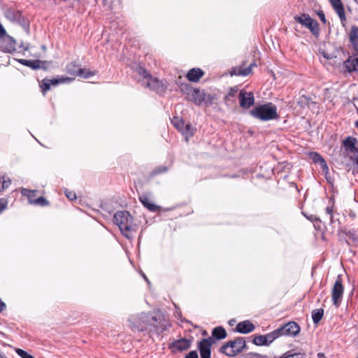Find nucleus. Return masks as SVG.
I'll return each mask as SVG.
<instances>
[{
  "label": "nucleus",
  "instance_id": "4c0bfd02",
  "mask_svg": "<svg viewBox=\"0 0 358 358\" xmlns=\"http://www.w3.org/2000/svg\"><path fill=\"white\" fill-rule=\"evenodd\" d=\"M34 191H30L27 189H22V194L27 196L29 198V201H30V199H32V196L34 195Z\"/></svg>",
  "mask_w": 358,
  "mask_h": 358
},
{
  "label": "nucleus",
  "instance_id": "9d476101",
  "mask_svg": "<svg viewBox=\"0 0 358 358\" xmlns=\"http://www.w3.org/2000/svg\"><path fill=\"white\" fill-rule=\"evenodd\" d=\"M238 99L242 108H248L254 103V96L252 92L241 91L239 93Z\"/></svg>",
  "mask_w": 358,
  "mask_h": 358
},
{
  "label": "nucleus",
  "instance_id": "f8f14e48",
  "mask_svg": "<svg viewBox=\"0 0 358 358\" xmlns=\"http://www.w3.org/2000/svg\"><path fill=\"white\" fill-rule=\"evenodd\" d=\"M189 99L194 101L196 104H201L206 100V94L203 90L198 89L190 90L188 92Z\"/></svg>",
  "mask_w": 358,
  "mask_h": 358
},
{
  "label": "nucleus",
  "instance_id": "a18cd8bd",
  "mask_svg": "<svg viewBox=\"0 0 358 358\" xmlns=\"http://www.w3.org/2000/svg\"><path fill=\"white\" fill-rule=\"evenodd\" d=\"M6 308V304L0 299V313Z\"/></svg>",
  "mask_w": 358,
  "mask_h": 358
},
{
  "label": "nucleus",
  "instance_id": "dca6fc26",
  "mask_svg": "<svg viewBox=\"0 0 358 358\" xmlns=\"http://www.w3.org/2000/svg\"><path fill=\"white\" fill-rule=\"evenodd\" d=\"M238 332L241 334H248L254 331L255 326L249 320H245L239 322L236 327Z\"/></svg>",
  "mask_w": 358,
  "mask_h": 358
},
{
  "label": "nucleus",
  "instance_id": "c9c22d12",
  "mask_svg": "<svg viewBox=\"0 0 358 358\" xmlns=\"http://www.w3.org/2000/svg\"><path fill=\"white\" fill-rule=\"evenodd\" d=\"M17 354L22 358H34L32 355L22 349H16Z\"/></svg>",
  "mask_w": 358,
  "mask_h": 358
},
{
  "label": "nucleus",
  "instance_id": "49530a36",
  "mask_svg": "<svg viewBox=\"0 0 358 358\" xmlns=\"http://www.w3.org/2000/svg\"><path fill=\"white\" fill-rule=\"evenodd\" d=\"M317 357H324V354H323V353H318Z\"/></svg>",
  "mask_w": 358,
  "mask_h": 358
},
{
  "label": "nucleus",
  "instance_id": "ea45409f",
  "mask_svg": "<svg viewBox=\"0 0 358 358\" xmlns=\"http://www.w3.org/2000/svg\"><path fill=\"white\" fill-rule=\"evenodd\" d=\"M185 358H198V354L196 351H191L186 355Z\"/></svg>",
  "mask_w": 358,
  "mask_h": 358
},
{
  "label": "nucleus",
  "instance_id": "20e7f679",
  "mask_svg": "<svg viewBox=\"0 0 358 358\" xmlns=\"http://www.w3.org/2000/svg\"><path fill=\"white\" fill-rule=\"evenodd\" d=\"M345 153L358 166V142L356 138L348 137L343 141Z\"/></svg>",
  "mask_w": 358,
  "mask_h": 358
},
{
  "label": "nucleus",
  "instance_id": "79ce46f5",
  "mask_svg": "<svg viewBox=\"0 0 358 358\" xmlns=\"http://www.w3.org/2000/svg\"><path fill=\"white\" fill-rule=\"evenodd\" d=\"M6 36V31L3 27L0 24V38H3Z\"/></svg>",
  "mask_w": 358,
  "mask_h": 358
},
{
  "label": "nucleus",
  "instance_id": "412c9836",
  "mask_svg": "<svg viewBox=\"0 0 358 358\" xmlns=\"http://www.w3.org/2000/svg\"><path fill=\"white\" fill-rule=\"evenodd\" d=\"M271 343L272 341H271V338L269 337L268 334L266 335L256 336L253 338V343L256 345H268Z\"/></svg>",
  "mask_w": 358,
  "mask_h": 358
},
{
  "label": "nucleus",
  "instance_id": "37998d69",
  "mask_svg": "<svg viewBox=\"0 0 358 358\" xmlns=\"http://www.w3.org/2000/svg\"><path fill=\"white\" fill-rule=\"evenodd\" d=\"M6 202L3 199H0V213L6 208Z\"/></svg>",
  "mask_w": 358,
  "mask_h": 358
},
{
  "label": "nucleus",
  "instance_id": "aec40b11",
  "mask_svg": "<svg viewBox=\"0 0 358 358\" xmlns=\"http://www.w3.org/2000/svg\"><path fill=\"white\" fill-rule=\"evenodd\" d=\"M344 66L349 72L358 71V58L350 57L345 62Z\"/></svg>",
  "mask_w": 358,
  "mask_h": 358
},
{
  "label": "nucleus",
  "instance_id": "39448f33",
  "mask_svg": "<svg viewBox=\"0 0 358 358\" xmlns=\"http://www.w3.org/2000/svg\"><path fill=\"white\" fill-rule=\"evenodd\" d=\"M129 326L134 331H143L147 329L149 322V315L141 313L132 315L129 319Z\"/></svg>",
  "mask_w": 358,
  "mask_h": 358
},
{
  "label": "nucleus",
  "instance_id": "e433bc0d",
  "mask_svg": "<svg viewBox=\"0 0 358 358\" xmlns=\"http://www.w3.org/2000/svg\"><path fill=\"white\" fill-rule=\"evenodd\" d=\"M281 358H305L303 354L295 353L292 355L285 354Z\"/></svg>",
  "mask_w": 358,
  "mask_h": 358
},
{
  "label": "nucleus",
  "instance_id": "c85d7f7f",
  "mask_svg": "<svg viewBox=\"0 0 358 358\" xmlns=\"http://www.w3.org/2000/svg\"><path fill=\"white\" fill-rule=\"evenodd\" d=\"M172 124H173V126L180 131L181 132L182 129L184 128L185 127V123L179 117H173V119L172 120Z\"/></svg>",
  "mask_w": 358,
  "mask_h": 358
},
{
  "label": "nucleus",
  "instance_id": "7ed1b4c3",
  "mask_svg": "<svg viewBox=\"0 0 358 358\" xmlns=\"http://www.w3.org/2000/svg\"><path fill=\"white\" fill-rule=\"evenodd\" d=\"M246 347L243 338L239 337L234 341H229L221 348V352L229 357H233L242 352Z\"/></svg>",
  "mask_w": 358,
  "mask_h": 358
},
{
  "label": "nucleus",
  "instance_id": "a211bd4d",
  "mask_svg": "<svg viewBox=\"0 0 358 358\" xmlns=\"http://www.w3.org/2000/svg\"><path fill=\"white\" fill-rule=\"evenodd\" d=\"M350 41L355 50L358 53V27L352 26L349 32Z\"/></svg>",
  "mask_w": 358,
  "mask_h": 358
},
{
  "label": "nucleus",
  "instance_id": "473e14b6",
  "mask_svg": "<svg viewBox=\"0 0 358 358\" xmlns=\"http://www.w3.org/2000/svg\"><path fill=\"white\" fill-rule=\"evenodd\" d=\"M76 75L83 78H89L90 77L94 76V73L87 69H79L78 74Z\"/></svg>",
  "mask_w": 358,
  "mask_h": 358
},
{
  "label": "nucleus",
  "instance_id": "5701e85b",
  "mask_svg": "<svg viewBox=\"0 0 358 358\" xmlns=\"http://www.w3.org/2000/svg\"><path fill=\"white\" fill-rule=\"evenodd\" d=\"M20 62L25 66H29L34 69H37L43 67V62L39 60H26L20 59Z\"/></svg>",
  "mask_w": 358,
  "mask_h": 358
},
{
  "label": "nucleus",
  "instance_id": "3c124183",
  "mask_svg": "<svg viewBox=\"0 0 358 358\" xmlns=\"http://www.w3.org/2000/svg\"><path fill=\"white\" fill-rule=\"evenodd\" d=\"M143 278H144L146 280H147V278H146V276L143 275Z\"/></svg>",
  "mask_w": 358,
  "mask_h": 358
},
{
  "label": "nucleus",
  "instance_id": "c756f323",
  "mask_svg": "<svg viewBox=\"0 0 358 358\" xmlns=\"http://www.w3.org/2000/svg\"><path fill=\"white\" fill-rule=\"evenodd\" d=\"M79 69L80 68L78 66H77L76 64L73 62L68 64L66 66L67 72L73 76H77L76 74H78Z\"/></svg>",
  "mask_w": 358,
  "mask_h": 358
},
{
  "label": "nucleus",
  "instance_id": "a878e982",
  "mask_svg": "<svg viewBox=\"0 0 358 358\" xmlns=\"http://www.w3.org/2000/svg\"><path fill=\"white\" fill-rule=\"evenodd\" d=\"M213 336L217 339H223L227 336V332L222 327H216L213 331Z\"/></svg>",
  "mask_w": 358,
  "mask_h": 358
},
{
  "label": "nucleus",
  "instance_id": "2eb2a0df",
  "mask_svg": "<svg viewBox=\"0 0 358 358\" xmlns=\"http://www.w3.org/2000/svg\"><path fill=\"white\" fill-rule=\"evenodd\" d=\"M335 11L339 16L341 21L343 23L346 20L345 10L341 0H329Z\"/></svg>",
  "mask_w": 358,
  "mask_h": 358
},
{
  "label": "nucleus",
  "instance_id": "393cba45",
  "mask_svg": "<svg viewBox=\"0 0 358 358\" xmlns=\"http://www.w3.org/2000/svg\"><path fill=\"white\" fill-rule=\"evenodd\" d=\"M312 159L314 162L317 163L320 165L321 168L324 171L327 170V165L324 159L317 153L311 154Z\"/></svg>",
  "mask_w": 358,
  "mask_h": 358
},
{
  "label": "nucleus",
  "instance_id": "de8ad7c7",
  "mask_svg": "<svg viewBox=\"0 0 358 358\" xmlns=\"http://www.w3.org/2000/svg\"><path fill=\"white\" fill-rule=\"evenodd\" d=\"M0 358H7V357L0 353Z\"/></svg>",
  "mask_w": 358,
  "mask_h": 358
},
{
  "label": "nucleus",
  "instance_id": "58836bf2",
  "mask_svg": "<svg viewBox=\"0 0 358 358\" xmlns=\"http://www.w3.org/2000/svg\"><path fill=\"white\" fill-rule=\"evenodd\" d=\"M65 194L66 197L70 200H74L76 199V193L73 191L66 190Z\"/></svg>",
  "mask_w": 358,
  "mask_h": 358
},
{
  "label": "nucleus",
  "instance_id": "bb28decb",
  "mask_svg": "<svg viewBox=\"0 0 358 358\" xmlns=\"http://www.w3.org/2000/svg\"><path fill=\"white\" fill-rule=\"evenodd\" d=\"M191 343L189 340L181 339L175 343V346L180 350H187L190 347Z\"/></svg>",
  "mask_w": 358,
  "mask_h": 358
},
{
  "label": "nucleus",
  "instance_id": "ddd939ff",
  "mask_svg": "<svg viewBox=\"0 0 358 358\" xmlns=\"http://www.w3.org/2000/svg\"><path fill=\"white\" fill-rule=\"evenodd\" d=\"M211 339H203L199 343V350L201 358H210Z\"/></svg>",
  "mask_w": 358,
  "mask_h": 358
},
{
  "label": "nucleus",
  "instance_id": "2f4dec72",
  "mask_svg": "<svg viewBox=\"0 0 358 358\" xmlns=\"http://www.w3.org/2000/svg\"><path fill=\"white\" fill-rule=\"evenodd\" d=\"M255 66H256L255 64H251L248 68H245L244 69H238L237 72L235 71L234 74L246 76L251 73L252 68Z\"/></svg>",
  "mask_w": 358,
  "mask_h": 358
},
{
  "label": "nucleus",
  "instance_id": "72a5a7b5",
  "mask_svg": "<svg viewBox=\"0 0 358 358\" xmlns=\"http://www.w3.org/2000/svg\"><path fill=\"white\" fill-rule=\"evenodd\" d=\"M298 103L302 106V107H305L306 106H309L310 103H313V101H310V98H308V96H301L299 97V101H298Z\"/></svg>",
  "mask_w": 358,
  "mask_h": 358
},
{
  "label": "nucleus",
  "instance_id": "7c9ffc66",
  "mask_svg": "<svg viewBox=\"0 0 358 358\" xmlns=\"http://www.w3.org/2000/svg\"><path fill=\"white\" fill-rule=\"evenodd\" d=\"M268 335H269V337L271 338V341H272V342L273 341H275L276 338H278L282 336H284L282 327L273 331L272 332L269 333Z\"/></svg>",
  "mask_w": 358,
  "mask_h": 358
},
{
  "label": "nucleus",
  "instance_id": "603ef678",
  "mask_svg": "<svg viewBox=\"0 0 358 358\" xmlns=\"http://www.w3.org/2000/svg\"><path fill=\"white\" fill-rule=\"evenodd\" d=\"M357 358H358V357H357Z\"/></svg>",
  "mask_w": 358,
  "mask_h": 358
},
{
  "label": "nucleus",
  "instance_id": "6e6552de",
  "mask_svg": "<svg viewBox=\"0 0 358 358\" xmlns=\"http://www.w3.org/2000/svg\"><path fill=\"white\" fill-rule=\"evenodd\" d=\"M137 72L139 76H142V85H145L150 89L155 90L157 84V80L152 78L151 76L146 71V70L142 67H139L137 69Z\"/></svg>",
  "mask_w": 358,
  "mask_h": 358
},
{
  "label": "nucleus",
  "instance_id": "c03bdc74",
  "mask_svg": "<svg viewBox=\"0 0 358 358\" xmlns=\"http://www.w3.org/2000/svg\"><path fill=\"white\" fill-rule=\"evenodd\" d=\"M318 16L320 17V20L324 23L326 22V18H325V15L324 14L323 12H320L318 13Z\"/></svg>",
  "mask_w": 358,
  "mask_h": 358
},
{
  "label": "nucleus",
  "instance_id": "6ab92c4d",
  "mask_svg": "<svg viewBox=\"0 0 358 358\" xmlns=\"http://www.w3.org/2000/svg\"><path fill=\"white\" fill-rule=\"evenodd\" d=\"M203 76V72L200 69H192L187 74V78L192 82H198Z\"/></svg>",
  "mask_w": 358,
  "mask_h": 358
},
{
  "label": "nucleus",
  "instance_id": "1a4fd4ad",
  "mask_svg": "<svg viewBox=\"0 0 358 358\" xmlns=\"http://www.w3.org/2000/svg\"><path fill=\"white\" fill-rule=\"evenodd\" d=\"M73 78L69 77H61L59 78H53L50 80H43L42 82L41 87L43 91L50 90L52 85H57L59 83H70Z\"/></svg>",
  "mask_w": 358,
  "mask_h": 358
},
{
  "label": "nucleus",
  "instance_id": "8fccbe9b",
  "mask_svg": "<svg viewBox=\"0 0 358 358\" xmlns=\"http://www.w3.org/2000/svg\"><path fill=\"white\" fill-rule=\"evenodd\" d=\"M355 125L358 128V121L355 122Z\"/></svg>",
  "mask_w": 358,
  "mask_h": 358
},
{
  "label": "nucleus",
  "instance_id": "a19ab883",
  "mask_svg": "<svg viewBox=\"0 0 358 358\" xmlns=\"http://www.w3.org/2000/svg\"><path fill=\"white\" fill-rule=\"evenodd\" d=\"M11 180L10 179L4 180L2 183V189H5L8 187V186L10 185Z\"/></svg>",
  "mask_w": 358,
  "mask_h": 358
},
{
  "label": "nucleus",
  "instance_id": "4be33fe9",
  "mask_svg": "<svg viewBox=\"0 0 358 358\" xmlns=\"http://www.w3.org/2000/svg\"><path fill=\"white\" fill-rule=\"evenodd\" d=\"M3 48L6 52H12L15 50V41L11 36L6 35L3 38Z\"/></svg>",
  "mask_w": 358,
  "mask_h": 358
},
{
  "label": "nucleus",
  "instance_id": "09e8293b",
  "mask_svg": "<svg viewBox=\"0 0 358 358\" xmlns=\"http://www.w3.org/2000/svg\"><path fill=\"white\" fill-rule=\"evenodd\" d=\"M234 320H231V321H229V324H230L231 325H233V324H234Z\"/></svg>",
  "mask_w": 358,
  "mask_h": 358
},
{
  "label": "nucleus",
  "instance_id": "cd10ccee",
  "mask_svg": "<svg viewBox=\"0 0 358 358\" xmlns=\"http://www.w3.org/2000/svg\"><path fill=\"white\" fill-rule=\"evenodd\" d=\"M323 315H324L323 309L320 308V309L314 310L312 313V318H313V322L315 324H317L322 318Z\"/></svg>",
  "mask_w": 358,
  "mask_h": 358
},
{
  "label": "nucleus",
  "instance_id": "0eeeda50",
  "mask_svg": "<svg viewBox=\"0 0 358 358\" xmlns=\"http://www.w3.org/2000/svg\"><path fill=\"white\" fill-rule=\"evenodd\" d=\"M344 287L342 285L340 276H338L337 280L331 289V301L336 308H338L342 301Z\"/></svg>",
  "mask_w": 358,
  "mask_h": 358
},
{
  "label": "nucleus",
  "instance_id": "f3484780",
  "mask_svg": "<svg viewBox=\"0 0 358 358\" xmlns=\"http://www.w3.org/2000/svg\"><path fill=\"white\" fill-rule=\"evenodd\" d=\"M142 204L151 211H156L159 207L153 202L152 199L148 195L144 194L139 198Z\"/></svg>",
  "mask_w": 358,
  "mask_h": 358
},
{
  "label": "nucleus",
  "instance_id": "4468645a",
  "mask_svg": "<svg viewBox=\"0 0 358 358\" xmlns=\"http://www.w3.org/2000/svg\"><path fill=\"white\" fill-rule=\"evenodd\" d=\"M320 52L323 55V57L327 60H334L336 59L338 55L340 54L338 50L331 45L327 47L324 50L320 49Z\"/></svg>",
  "mask_w": 358,
  "mask_h": 358
},
{
  "label": "nucleus",
  "instance_id": "b1692460",
  "mask_svg": "<svg viewBox=\"0 0 358 358\" xmlns=\"http://www.w3.org/2000/svg\"><path fill=\"white\" fill-rule=\"evenodd\" d=\"M195 131V128L192 127L190 124H187L185 125L184 128L181 131V134L185 136L186 141H188V138L192 137Z\"/></svg>",
  "mask_w": 358,
  "mask_h": 358
},
{
  "label": "nucleus",
  "instance_id": "f704fd0d",
  "mask_svg": "<svg viewBox=\"0 0 358 358\" xmlns=\"http://www.w3.org/2000/svg\"><path fill=\"white\" fill-rule=\"evenodd\" d=\"M30 203L41 206H45L48 204V201L43 197H39L37 199H30Z\"/></svg>",
  "mask_w": 358,
  "mask_h": 358
},
{
  "label": "nucleus",
  "instance_id": "423d86ee",
  "mask_svg": "<svg viewBox=\"0 0 358 358\" xmlns=\"http://www.w3.org/2000/svg\"><path fill=\"white\" fill-rule=\"evenodd\" d=\"M294 20L303 26L307 27L315 36L319 34V27L317 22L312 19L308 14H302L299 16H295Z\"/></svg>",
  "mask_w": 358,
  "mask_h": 358
},
{
  "label": "nucleus",
  "instance_id": "f257e3e1",
  "mask_svg": "<svg viewBox=\"0 0 358 358\" xmlns=\"http://www.w3.org/2000/svg\"><path fill=\"white\" fill-rule=\"evenodd\" d=\"M114 222L127 238H130L129 232L134 230L133 219L127 211H118L114 215Z\"/></svg>",
  "mask_w": 358,
  "mask_h": 358
},
{
  "label": "nucleus",
  "instance_id": "9b49d317",
  "mask_svg": "<svg viewBox=\"0 0 358 358\" xmlns=\"http://www.w3.org/2000/svg\"><path fill=\"white\" fill-rule=\"evenodd\" d=\"M281 327L284 336H296L300 332V327L295 322H289Z\"/></svg>",
  "mask_w": 358,
  "mask_h": 358
},
{
  "label": "nucleus",
  "instance_id": "f03ea898",
  "mask_svg": "<svg viewBox=\"0 0 358 358\" xmlns=\"http://www.w3.org/2000/svg\"><path fill=\"white\" fill-rule=\"evenodd\" d=\"M250 114L264 121L273 120L278 117L277 108L271 103L256 107L250 111Z\"/></svg>",
  "mask_w": 358,
  "mask_h": 358
}]
</instances>
